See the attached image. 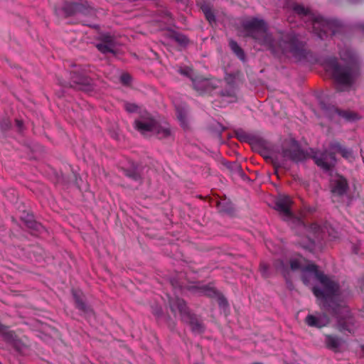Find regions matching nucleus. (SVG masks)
Listing matches in <instances>:
<instances>
[{"mask_svg": "<svg viewBox=\"0 0 364 364\" xmlns=\"http://www.w3.org/2000/svg\"><path fill=\"white\" fill-rule=\"evenodd\" d=\"M166 35L168 38L175 41L181 48L187 47L190 43L189 39L186 35L174 30H168Z\"/></svg>", "mask_w": 364, "mask_h": 364, "instance_id": "nucleus-21", "label": "nucleus"}, {"mask_svg": "<svg viewBox=\"0 0 364 364\" xmlns=\"http://www.w3.org/2000/svg\"><path fill=\"white\" fill-rule=\"evenodd\" d=\"M235 134H236L237 138L240 141H246V139H247V134L242 130L236 131Z\"/></svg>", "mask_w": 364, "mask_h": 364, "instance_id": "nucleus-30", "label": "nucleus"}, {"mask_svg": "<svg viewBox=\"0 0 364 364\" xmlns=\"http://www.w3.org/2000/svg\"><path fill=\"white\" fill-rule=\"evenodd\" d=\"M229 46L232 51L237 56V58L244 61L245 60V54L238 43L234 40H230Z\"/></svg>", "mask_w": 364, "mask_h": 364, "instance_id": "nucleus-23", "label": "nucleus"}, {"mask_svg": "<svg viewBox=\"0 0 364 364\" xmlns=\"http://www.w3.org/2000/svg\"><path fill=\"white\" fill-rule=\"evenodd\" d=\"M342 339L336 335H325V343L326 347L333 351H337L342 344Z\"/></svg>", "mask_w": 364, "mask_h": 364, "instance_id": "nucleus-22", "label": "nucleus"}, {"mask_svg": "<svg viewBox=\"0 0 364 364\" xmlns=\"http://www.w3.org/2000/svg\"><path fill=\"white\" fill-rule=\"evenodd\" d=\"M199 291L200 294L207 296L210 298H215L218 296L220 292H218L213 287H210L206 285H203L199 288Z\"/></svg>", "mask_w": 364, "mask_h": 364, "instance_id": "nucleus-25", "label": "nucleus"}, {"mask_svg": "<svg viewBox=\"0 0 364 364\" xmlns=\"http://www.w3.org/2000/svg\"><path fill=\"white\" fill-rule=\"evenodd\" d=\"M281 266H283V262L282 261L278 262Z\"/></svg>", "mask_w": 364, "mask_h": 364, "instance_id": "nucleus-39", "label": "nucleus"}, {"mask_svg": "<svg viewBox=\"0 0 364 364\" xmlns=\"http://www.w3.org/2000/svg\"><path fill=\"white\" fill-rule=\"evenodd\" d=\"M200 9L203 12L205 18L210 22H215V17L209 4L204 2L201 4Z\"/></svg>", "mask_w": 364, "mask_h": 364, "instance_id": "nucleus-24", "label": "nucleus"}, {"mask_svg": "<svg viewBox=\"0 0 364 364\" xmlns=\"http://www.w3.org/2000/svg\"><path fill=\"white\" fill-rule=\"evenodd\" d=\"M292 200L289 196L279 195L275 199V209L283 216L290 218L292 216L291 207Z\"/></svg>", "mask_w": 364, "mask_h": 364, "instance_id": "nucleus-12", "label": "nucleus"}, {"mask_svg": "<svg viewBox=\"0 0 364 364\" xmlns=\"http://www.w3.org/2000/svg\"><path fill=\"white\" fill-rule=\"evenodd\" d=\"M179 73L183 75L188 76L190 70L187 68H181Z\"/></svg>", "mask_w": 364, "mask_h": 364, "instance_id": "nucleus-34", "label": "nucleus"}, {"mask_svg": "<svg viewBox=\"0 0 364 364\" xmlns=\"http://www.w3.org/2000/svg\"><path fill=\"white\" fill-rule=\"evenodd\" d=\"M331 193L334 196H342L346 193L348 188L347 180L343 176H338L331 181Z\"/></svg>", "mask_w": 364, "mask_h": 364, "instance_id": "nucleus-19", "label": "nucleus"}, {"mask_svg": "<svg viewBox=\"0 0 364 364\" xmlns=\"http://www.w3.org/2000/svg\"><path fill=\"white\" fill-rule=\"evenodd\" d=\"M220 97L224 106L226 104L236 102L237 97L234 85L228 83V87L220 92Z\"/></svg>", "mask_w": 364, "mask_h": 364, "instance_id": "nucleus-20", "label": "nucleus"}, {"mask_svg": "<svg viewBox=\"0 0 364 364\" xmlns=\"http://www.w3.org/2000/svg\"><path fill=\"white\" fill-rule=\"evenodd\" d=\"M116 42L110 35H103L100 39V42L96 44V48L103 54L114 53Z\"/></svg>", "mask_w": 364, "mask_h": 364, "instance_id": "nucleus-14", "label": "nucleus"}, {"mask_svg": "<svg viewBox=\"0 0 364 364\" xmlns=\"http://www.w3.org/2000/svg\"><path fill=\"white\" fill-rule=\"evenodd\" d=\"M338 91H341L338 87L336 88Z\"/></svg>", "mask_w": 364, "mask_h": 364, "instance_id": "nucleus-41", "label": "nucleus"}, {"mask_svg": "<svg viewBox=\"0 0 364 364\" xmlns=\"http://www.w3.org/2000/svg\"><path fill=\"white\" fill-rule=\"evenodd\" d=\"M124 107L129 113L136 112L139 109L138 105L134 103L125 102Z\"/></svg>", "mask_w": 364, "mask_h": 364, "instance_id": "nucleus-27", "label": "nucleus"}, {"mask_svg": "<svg viewBox=\"0 0 364 364\" xmlns=\"http://www.w3.org/2000/svg\"><path fill=\"white\" fill-rule=\"evenodd\" d=\"M290 267L292 270H296L301 269V265L299 261L291 260L290 262Z\"/></svg>", "mask_w": 364, "mask_h": 364, "instance_id": "nucleus-31", "label": "nucleus"}, {"mask_svg": "<svg viewBox=\"0 0 364 364\" xmlns=\"http://www.w3.org/2000/svg\"><path fill=\"white\" fill-rule=\"evenodd\" d=\"M360 28L364 31V23L360 26Z\"/></svg>", "mask_w": 364, "mask_h": 364, "instance_id": "nucleus-38", "label": "nucleus"}, {"mask_svg": "<svg viewBox=\"0 0 364 364\" xmlns=\"http://www.w3.org/2000/svg\"><path fill=\"white\" fill-rule=\"evenodd\" d=\"M306 157V153L300 148L295 140H291L285 144L282 151L278 155L270 157L275 173L279 168H285V163L290 160L294 162L304 161Z\"/></svg>", "mask_w": 364, "mask_h": 364, "instance_id": "nucleus-7", "label": "nucleus"}, {"mask_svg": "<svg viewBox=\"0 0 364 364\" xmlns=\"http://www.w3.org/2000/svg\"><path fill=\"white\" fill-rule=\"evenodd\" d=\"M306 266H305L304 268H302L301 279H302V282H304V284L305 285H307L309 283V274H314V273L311 272L309 271H307L306 269Z\"/></svg>", "mask_w": 364, "mask_h": 364, "instance_id": "nucleus-28", "label": "nucleus"}, {"mask_svg": "<svg viewBox=\"0 0 364 364\" xmlns=\"http://www.w3.org/2000/svg\"><path fill=\"white\" fill-rule=\"evenodd\" d=\"M315 164L324 171H330L336 163L334 153L328 151L316 152L313 156Z\"/></svg>", "mask_w": 364, "mask_h": 364, "instance_id": "nucleus-10", "label": "nucleus"}, {"mask_svg": "<svg viewBox=\"0 0 364 364\" xmlns=\"http://www.w3.org/2000/svg\"><path fill=\"white\" fill-rule=\"evenodd\" d=\"M292 9L301 17H306L311 20L312 31L320 39L334 36L338 31V21L326 19L320 16H315L308 8L300 4H294Z\"/></svg>", "mask_w": 364, "mask_h": 364, "instance_id": "nucleus-5", "label": "nucleus"}, {"mask_svg": "<svg viewBox=\"0 0 364 364\" xmlns=\"http://www.w3.org/2000/svg\"><path fill=\"white\" fill-rule=\"evenodd\" d=\"M122 173L130 180L142 183V167L138 164L132 163L129 167L122 168Z\"/></svg>", "mask_w": 364, "mask_h": 364, "instance_id": "nucleus-13", "label": "nucleus"}, {"mask_svg": "<svg viewBox=\"0 0 364 364\" xmlns=\"http://www.w3.org/2000/svg\"><path fill=\"white\" fill-rule=\"evenodd\" d=\"M70 82H61L59 83L63 87H70L83 91H89L91 89L90 78L73 71L70 73Z\"/></svg>", "mask_w": 364, "mask_h": 364, "instance_id": "nucleus-9", "label": "nucleus"}, {"mask_svg": "<svg viewBox=\"0 0 364 364\" xmlns=\"http://www.w3.org/2000/svg\"><path fill=\"white\" fill-rule=\"evenodd\" d=\"M16 127L18 128L19 130H21L23 127V122L19 119H16L15 121Z\"/></svg>", "mask_w": 364, "mask_h": 364, "instance_id": "nucleus-35", "label": "nucleus"}, {"mask_svg": "<svg viewBox=\"0 0 364 364\" xmlns=\"http://www.w3.org/2000/svg\"><path fill=\"white\" fill-rule=\"evenodd\" d=\"M136 130L144 136H155L160 140L172 138L170 125L164 122H159L146 110L139 112V117L134 122Z\"/></svg>", "mask_w": 364, "mask_h": 364, "instance_id": "nucleus-4", "label": "nucleus"}, {"mask_svg": "<svg viewBox=\"0 0 364 364\" xmlns=\"http://www.w3.org/2000/svg\"><path fill=\"white\" fill-rule=\"evenodd\" d=\"M310 229L316 235V237H320V232L321 231V227L318 224H317V223L311 224Z\"/></svg>", "mask_w": 364, "mask_h": 364, "instance_id": "nucleus-29", "label": "nucleus"}, {"mask_svg": "<svg viewBox=\"0 0 364 364\" xmlns=\"http://www.w3.org/2000/svg\"><path fill=\"white\" fill-rule=\"evenodd\" d=\"M72 292L75 308L77 309L87 318L95 317L93 310L85 302L82 293L77 290H73Z\"/></svg>", "mask_w": 364, "mask_h": 364, "instance_id": "nucleus-11", "label": "nucleus"}, {"mask_svg": "<svg viewBox=\"0 0 364 364\" xmlns=\"http://www.w3.org/2000/svg\"><path fill=\"white\" fill-rule=\"evenodd\" d=\"M121 80L123 83L128 84L131 81V76L127 73L122 74L121 76Z\"/></svg>", "mask_w": 364, "mask_h": 364, "instance_id": "nucleus-32", "label": "nucleus"}, {"mask_svg": "<svg viewBox=\"0 0 364 364\" xmlns=\"http://www.w3.org/2000/svg\"><path fill=\"white\" fill-rule=\"evenodd\" d=\"M322 107L326 110V114L330 117H333L335 115H338L348 122L355 121L358 119V115L353 112L341 110L334 106L326 107L323 105Z\"/></svg>", "mask_w": 364, "mask_h": 364, "instance_id": "nucleus-17", "label": "nucleus"}, {"mask_svg": "<svg viewBox=\"0 0 364 364\" xmlns=\"http://www.w3.org/2000/svg\"><path fill=\"white\" fill-rule=\"evenodd\" d=\"M362 350L364 352V344L362 346Z\"/></svg>", "mask_w": 364, "mask_h": 364, "instance_id": "nucleus-40", "label": "nucleus"}, {"mask_svg": "<svg viewBox=\"0 0 364 364\" xmlns=\"http://www.w3.org/2000/svg\"><path fill=\"white\" fill-rule=\"evenodd\" d=\"M306 269L313 272L315 278L322 285L323 289L315 286L313 287L312 291L325 310L337 316L338 331L341 333L346 331L351 333L350 326L351 317L345 302L339 299L341 296L339 284L318 270V266L314 264H307Z\"/></svg>", "mask_w": 364, "mask_h": 364, "instance_id": "nucleus-2", "label": "nucleus"}, {"mask_svg": "<svg viewBox=\"0 0 364 364\" xmlns=\"http://www.w3.org/2000/svg\"><path fill=\"white\" fill-rule=\"evenodd\" d=\"M305 323L310 327L321 328L328 324L329 318L326 314H308Z\"/></svg>", "mask_w": 364, "mask_h": 364, "instance_id": "nucleus-15", "label": "nucleus"}, {"mask_svg": "<svg viewBox=\"0 0 364 364\" xmlns=\"http://www.w3.org/2000/svg\"><path fill=\"white\" fill-rule=\"evenodd\" d=\"M0 336L4 340L10 343L16 351L23 353L28 346V339L26 336H19L14 331L0 323Z\"/></svg>", "mask_w": 364, "mask_h": 364, "instance_id": "nucleus-8", "label": "nucleus"}, {"mask_svg": "<svg viewBox=\"0 0 364 364\" xmlns=\"http://www.w3.org/2000/svg\"><path fill=\"white\" fill-rule=\"evenodd\" d=\"M4 124L5 129H9L11 126L10 122L8 121H4Z\"/></svg>", "mask_w": 364, "mask_h": 364, "instance_id": "nucleus-37", "label": "nucleus"}, {"mask_svg": "<svg viewBox=\"0 0 364 364\" xmlns=\"http://www.w3.org/2000/svg\"><path fill=\"white\" fill-rule=\"evenodd\" d=\"M92 9L87 3H71L65 7V13L70 16L75 14H81L88 16L92 14Z\"/></svg>", "mask_w": 364, "mask_h": 364, "instance_id": "nucleus-16", "label": "nucleus"}, {"mask_svg": "<svg viewBox=\"0 0 364 364\" xmlns=\"http://www.w3.org/2000/svg\"><path fill=\"white\" fill-rule=\"evenodd\" d=\"M339 54L344 63L343 65L338 62L337 58L329 56L323 60V67L339 85L350 86L360 74L358 58L355 53L348 48L341 50Z\"/></svg>", "mask_w": 364, "mask_h": 364, "instance_id": "nucleus-3", "label": "nucleus"}, {"mask_svg": "<svg viewBox=\"0 0 364 364\" xmlns=\"http://www.w3.org/2000/svg\"><path fill=\"white\" fill-rule=\"evenodd\" d=\"M216 300H217L218 304L220 308L225 309L226 308L228 307V302L227 299L220 293L216 297Z\"/></svg>", "mask_w": 364, "mask_h": 364, "instance_id": "nucleus-26", "label": "nucleus"}, {"mask_svg": "<svg viewBox=\"0 0 364 364\" xmlns=\"http://www.w3.org/2000/svg\"><path fill=\"white\" fill-rule=\"evenodd\" d=\"M177 118L178 119V120L182 123L183 124L185 122V119H186V117L185 115L181 112H180L179 110H178V112H177Z\"/></svg>", "mask_w": 364, "mask_h": 364, "instance_id": "nucleus-33", "label": "nucleus"}, {"mask_svg": "<svg viewBox=\"0 0 364 364\" xmlns=\"http://www.w3.org/2000/svg\"><path fill=\"white\" fill-rule=\"evenodd\" d=\"M329 150L330 153H334V156H336V154H340L343 158L348 160L353 158L352 149L346 147L337 140L331 141L329 144Z\"/></svg>", "mask_w": 364, "mask_h": 364, "instance_id": "nucleus-18", "label": "nucleus"}, {"mask_svg": "<svg viewBox=\"0 0 364 364\" xmlns=\"http://www.w3.org/2000/svg\"><path fill=\"white\" fill-rule=\"evenodd\" d=\"M260 267H261L262 274L263 276H266V274H266V270H267L266 265L265 264H261Z\"/></svg>", "mask_w": 364, "mask_h": 364, "instance_id": "nucleus-36", "label": "nucleus"}, {"mask_svg": "<svg viewBox=\"0 0 364 364\" xmlns=\"http://www.w3.org/2000/svg\"><path fill=\"white\" fill-rule=\"evenodd\" d=\"M168 305L171 311L176 314L178 312L183 322L187 323L191 331L195 334H200L205 331V326L202 320L190 312L186 301L177 296L170 298Z\"/></svg>", "mask_w": 364, "mask_h": 364, "instance_id": "nucleus-6", "label": "nucleus"}, {"mask_svg": "<svg viewBox=\"0 0 364 364\" xmlns=\"http://www.w3.org/2000/svg\"><path fill=\"white\" fill-rule=\"evenodd\" d=\"M245 36L264 46L277 58L293 57L297 60L307 58L309 50L306 43L299 39L293 31H279L273 37L268 33L267 23L261 18H252L242 23Z\"/></svg>", "mask_w": 364, "mask_h": 364, "instance_id": "nucleus-1", "label": "nucleus"}]
</instances>
